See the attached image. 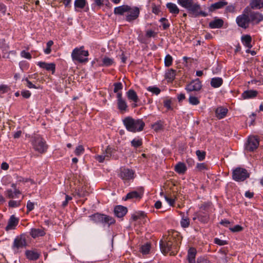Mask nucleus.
Listing matches in <instances>:
<instances>
[{
  "instance_id": "6ab92c4d",
  "label": "nucleus",
  "mask_w": 263,
  "mask_h": 263,
  "mask_svg": "<svg viewBox=\"0 0 263 263\" xmlns=\"http://www.w3.org/2000/svg\"><path fill=\"white\" fill-rule=\"evenodd\" d=\"M224 24L222 19L215 17L213 21L209 23V27L211 29L221 28Z\"/></svg>"
},
{
  "instance_id": "f3484780",
  "label": "nucleus",
  "mask_w": 263,
  "mask_h": 263,
  "mask_svg": "<svg viewBox=\"0 0 263 263\" xmlns=\"http://www.w3.org/2000/svg\"><path fill=\"white\" fill-rule=\"evenodd\" d=\"M29 234L32 238H35L38 237L44 236L46 233L45 232V229L41 227L40 228L31 229Z\"/></svg>"
},
{
  "instance_id": "338daca9",
  "label": "nucleus",
  "mask_w": 263,
  "mask_h": 263,
  "mask_svg": "<svg viewBox=\"0 0 263 263\" xmlns=\"http://www.w3.org/2000/svg\"><path fill=\"white\" fill-rule=\"evenodd\" d=\"M211 202L204 203L203 204H202L201 205L200 208L201 210H202L204 211H206L207 209L211 206Z\"/></svg>"
},
{
  "instance_id": "a211bd4d",
  "label": "nucleus",
  "mask_w": 263,
  "mask_h": 263,
  "mask_svg": "<svg viewBox=\"0 0 263 263\" xmlns=\"http://www.w3.org/2000/svg\"><path fill=\"white\" fill-rule=\"evenodd\" d=\"M25 255L26 258L30 260H36L41 255L35 250H26L25 251Z\"/></svg>"
},
{
  "instance_id": "49530a36",
  "label": "nucleus",
  "mask_w": 263,
  "mask_h": 263,
  "mask_svg": "<svg viewBox=\"0 0 263 263\" xmlns=\"http://www.w3.org/2000/svg\"><path fill=\"white\" fill-rule=\"evenodd\" d=\"M102 62V66H109L112 64L114 61L108 57H105L103 59Z\"/></svg>"
},
{
  "instance_id": "f03ea898",
  "label": "nucleus",
  "mask_w": 263,
  "mask_h": 263,
  "mask_svg": "<svg viewBox=\"0 0 263 263\" xmlns=\"http://www.w3.org/2000/svg\"><path fill=\"white\" fill-rule=\"evenodd\" d=\"M124 125L126 129L130 132L136 133L143 130L145 123L142 119L135 120L131 117H127L123 120Z\"/></svg>"
},
{
  "instance_id": "5701e85b",
  "label": "nucleus",
  "mask_w": 263,
  "mask_h": 263,
  "mask_svg": "<svg viewBox=\"0 0 263 263\" xmlns=\"http://www.w3.org/2000/svg\"><path fill=\"white\" fill-rule=\"evenodd\" d=\"M258 91L255 90H247L243 91L241 94L243 99H253L257 97Z\"/></svg>"
},
{
  "instance_id": "2eb2a0df",
  "label": "nucleus",
  "mask_w": 263,
  "mask_h": 263,
  "mask_svg": "<svg viewBox=\"0 0 263 263\" xmlns=\"http://www.w3.org/2000/svg\"><path fill=\"white\" fill-rule=\"evenodd\" d=\"M130 14L126 16V20L128 22H131L137 18L140 13L139 8L135 7L129 11Z\"/></svg>"
},
{
  "instance_id": "9b49d317",
  "label": "nucleus",
  "mask_w": 263,
  "mask_h": 263,
  "mask_svg": "<svg viewBox=\"0 0 263 263\" xmlns=\"http://www.w3.org/2000/svg\"><path fill=\"white\" fill-rule=\"evenodd\" d=\"M202 85L199 79L197 78L192 80L186 85L185 89L189 92L191 91H198L202 88Z\"/></svg>"
},
{
  "instance_id": "864d4df0",
  "label": "nucleus",
  "mask_w": 263,
  "mask_h": 263,
  "mask_svg": "<svg viewBox=\"0 0 263 263\" xmlns=\"http://www.w3.org/2000/svg\"><path fill=\"white\" fill-rule=\"evenodd\" d=\"M21 201H16L15 200H10L9 201V206L11 208H16L20 205Z\"/></svg>"
},
{
  "instance_id": "c03bdc74",
  "label": "nucleus",
  "mask_w": 263,
  "mask_h": 263,
  "mask_svg": "<svg viewBox=\"0 0 263 263\" xmlns=\"http://www.w3.org/2000/svg\"><path fill=\"white\" fill-rule=\"evenodd\" d=\"M189 102L190 104L193 105H197L200 103V101L197 97L192 96H190L189 98Z\"/></svg>"
},
{
  "instance_id": "a18cd8bd",
  "label": "nucleus",
  "mask_w": 263,
  "mask_h": 263,
  "mask_svg": "<svg viewBox=\"0 0 263 263\" xmlns=\"http://www.w3.org/2000/svg\"><path fill=\"white\" fill-rule=\"evenodd\" d=\"M181 226L183 228H187L189 227L190 225V219L187 217H184V216L182 217L181 222Z\"/></svg>"
},
{
  "instance_id": "c85d7f7f",
  "label": "nucleus",
  "mask_w": 263,
  "mask_h": 263,
  "mask_svg": "<svg viewBox=\"0 0 263 263\" xmlns=\"http://www.w3.org/2000/svg\"><path fill=\"white\" fill-rule=\"evenodd\" d=\"M197 253L196 250L194 248H190L188 250L187 259L189 263H195V257Z\"/></svg>"
},
{
  "instance_id": "7c9ffc66",
  "label": "nucleus",
  "mask_w": 263,
  "mask_h": 263,
  "mask_svg": "<svg viewBox=\"0 0 263 263\" xmlns=\"http://www.w3.org/2000/svg\"><path fill=\"white\" fill-rule=\"evenodd\" d=\"M187 168L185 164L179 162L175 166V171L179 174H184L186 171Z\"/></svg>"
},
{
  "instance_id": "9d476101",
  "label": "nucleus",
  "mask_w": 263,
  "mask_h": 263,
  "mask_svg": "<svg viewBox=\"0 0 263 263\" xmlns=\"http://www.w3.org/2000/svg\"><path fill=\"white\" fill-rule=\"evenodd\" d=\"M177 3L179 5L186 9L191 14L199 8V4L194 3L193 0H177Z\"/></svg>"
},
{
  "instance_id": "c756f323",
  "label": "nucleus",
  "mask_w": 263,
  "mask_h": 263,
  "mask_svg": "<svg viewBox=\"0 0 263 263\" xmlns=\"http://www.w3.org/2000/svg\"><path fill=\"white\" fill-rule=\"evenodd\" d=\"M166 6L171 13L176 15L179 13V9L175 4L172 3H168L166 4Z\"/></svg>"
},
{
  "instance_id": "b1692460",
  "label": "nucleus",
  "mask_w": 263,
  "mask_h": 263,
  "mask_svg": "<svg viewBox=\"0 0 263 263\" xmlns=\"http://www.w3.org/2000/svg\"><path fill=\"white\" fill-rule=\"evenodd\" d=\"M126 96L128 100L134 103H138L139 101L136 92L133 89H130L126 92Z\"/></svg>"
},
{
  "instance_id": "a878e982",
  "label": "nucleus",
  "mask_w": 263,
  "mask_h": 263,
  "mask_svg": "<svg viewBox=\"0 0 263 263\" xmlns=\"http://www.w3.org/2000/svg\"><path fill=\"white\" fill-rule=\"evenodd\" d=\"M250 21L256 22V23H259L263 20L262 15L259 12H251L250 14Z\"/></svg>"
},
{
  "instance_id": "bf43d9fd",
  "label": "nucleus",
  "mask_w": 263,
  "mask_h": 263,
  "mask_svg": "<svg viewBox=\"0 0 263 263\" xmlns=\"http://www.w3.org/2000/svg\"><path fill=\"white\" fill-rule=\"evenodd\" d=\"M26 206L27 209V213H28L34 209V204L33 202H32L30 200H29L27 202Z\"/></svg>"
},
{
  "instance_id": "4468645a",
  "label": "nucleus",
  "mask_w": 263,
  "mask_h": 263,
  "mask_svg": "<svg viewBox=\"0 0 263 263\" xmlns=\"http://www.w3.org/2000/svg\"><path fill=\"white\" fill-rule=\"evenodd\" d=\"M210 217L208 213L200 211L195 214V216L193 218L194 220L198 219L199 221L203 223H206L209 221Z\"/></svg>"
},
{
  "instance_id": "6e6d98bb",
  "label": "nucleus",
  "mask_w": 263,
  "mask_h": 263,
  "mask_svg": "<svg viewBox=\"0 0 263 263\" xmlns=\"http://www.w3.org/2000/svg\"><path fill=\"white\" fill-rule=\"evenodd\" d=\"M214 242L219 246H223L228 244V241L226 240H222L218 238L214 239Z\"/></svg>"
},
{
  "instance_id": "aec40b11",
  "label": "nucleus",
  "mask_w": 263,
  "mask_h": 263,
  "mask_svg": "<svg viewBox=\"0 0 263 263\" xmlns=\"http://www.w3.org/2000/svg\"><path fill=\"white\" fill-rule=\"evenodd\" d=\"M37 65L41 68L45 69L48 71H51L52 73H54L55 70V65L53 63H47L45 62H39L37 63Z\"/></svg>"
},
{
  "instance_id": "ea45409f",
  "label": "nucleus",
  "mask_w": 263,
  "mask_h": 263,
  "mask_svg": "<svg viewBox=\"0 0 263 263\" xmlns=\"http://www.w3.org/2000/svg\"><path fill=\"white\" fill-rule=\"evenodd\" d=\"M173 58L170 54H167L164 58V65L166 67H170L172 65Z\"/></svg>"
},
{
  "instance_id": "c9c22d12",
  "label": "nucleus",
  "mask_w": 263,
  "mask_h": 263,
  "mask_svg": "<svg viewBox=\"0 0 263 263\" xmlns=\"http://www.w3.org/2000/svg\"><path fill=\"white\" fill-rule=\"evenodd\" d=\"M252 9L260 8L263 7V0H253L251 3Z\"/></svg>"
},
{
  "instance_id": "4be33fe9",
  "label": "nucleus",
  "mask_w": 263,
  "mask_h": 263,
  "mask_svg": "<svg viewBox=\"0 0 263 263\" xmlns=\"http://www.w3.org/2000/svg\"><path fill=\"white\" fill-rule=\"evenodd\" d=\"M131 10V7L126 5H123L117 7L114 9L115 14L123 15L125 12H129Z\"/></svg>"
},
{
  "instance_id": "603ef678",
  "label": "nucleus",
  "mask_w": 263,
  "mask_h": 263,
  "mask_svg": "<svg viewBox=\"0 0 263 263\" xmlns=\"http://www.w3.org/2000/svg\"><path fill=\"white\" fill-rule=\"evenodd\" d=\"M25 81L27 82L26 86L29 88H35V89H39L41 88L40 86L39 85L38 86H35V85L33 84L31 81H30L27 78L25 79Z\"/></svg>"
},
{
  "instance_id": "4d7b16f0",
  "label": "nucleus",
  "mask_w": 263,
  "mask_h": 263,
  "mask_svg": "<svg viewBox=\"0 0 263 263\" xmlns=\"http://www.w3.org/2000/svg\"><path fill=\"white\" fill-rule=\"evenodd\" d=\"M84 151V149L82 145H79L78 147H77L76 150H75V154L77 156L80 155L81 154H82Z\"/></svg>"
},
{
  "instance_id": "f8f14e48",
  "label": "nucleus",
  "mask_w": 263,
  "mask_h": 263,
  "mask_svg": "<svg viewBox=\"0 0 263 263\" xmlns=\"http://www.w3.org/2000/svg\"><path fill=\"white\" fill-rule=\"evenodd\" d=\"M250 22L249 16L246 14L240 15L236 18V23L238 26L244 29L248 27Z\"/></svg>"
},
{
  "instance_id": "a19ab883",
  "label": "nucleus",
  "mask_w": 263,
  "mask_h": 263,
  "mask_svg": "<svg viewBox=\"0 0 263 263\" xmlns=\"http://www.w3.org/2000/svg\"><path fill=\"white\" fill-rule=\"evenodd\" d=\"M196 154L197 156L198 160L200 161H203L205 159L206 153L204 151L197 150L196 151Z\"/></svg>"
},
{
  "instance_id": "e2e57ef3",
  "label": "nucleus",
  "mask_w": 263,
  "mask_h": 263,
  "mask_svg": "<svg viewBox=\"0 0 263 263\" xmlns=\"http://www.w3.org/2000/svg\"><path fill=\"white\" fill-rule=\"evenodd\" d=\"M164 198L165 200L169 203V204L171 206H174V204L175 203V199L168 197L166 195H164Z\"/></svg>"
},
{
  "instance_id": "774afa93",
  "label": "nucleus",
  "mask_w": 263,
  "mask_h": 263,
  "mask_svg": "<svg viewBox=\"0 0 263 263\" xmlns=\"http://www.w3.org/2000/svg\"><path fill=\"white\" fill-rule=\"evenodd\" d=\"M186 162L189 166H192L195 164L194 160L191 158H187Z\"/></svg>"
},
{
  "instance_id": "69168bd1",
  "label": "nucleus",
  "mask_w": 263,
  "mask_h": 263,
  "mask_svg": "<svg viewBox=\"0 0 263 263\" xmlns=\"http://www.w3.org/2000/svg\"><path fill=\"white\" fill-rule=\"evenodd\" d=\"M171 100H165L163 102L164 103V106L166 108H167L168 109H171Z\"/></svg>"
},
{
  "instance_id": "4c0bfd02",
  "label": "nucleus",
  "mask_w": 263,
  "mask_h": 263,
  "mask_svg": "<svg viewBox=\"0 0 263 263\" xmlns=\"http://www.w3.org/2000/svg\"><path fill=\"white\" fill-rule=\"evenodd\" d=\"M151 248L149 243H147L145 245H142L140 248V251L143 254H148Z\"/></svg>"
},
{
  "instance_id": "de8ad7c7",
  "label": "nucleus",
  "mask_w": 263,
  "mask_h": 263,
  "mask_svg": "<svg viewBox=\"0 0 263 263\" xmlns=\"http://www.w3.org/2000/svg\"><path fill=\"white\" fill-rule=\"evenodd\" d=\"M147 89L148 91H151L156 95H159L161 92L160 89L156 86H149L147 88Z\"/></svg>"
},
{
  "instance_id": "cd10ccee",
  "label": "nucleus",
  "mask_w": 263,
  "mask_h": 263,
  "mask_svg": "<svg viewBox=\"0 0 263 263\" xmlns=\"http://www.w3.org/2000/svg\"><path fill=\"white\" fill-rule=\"evenodd\" d=\"M228 4V2L224 1H219L217 3L212 4L209 7V11L213 12L216 9L223 8Z\"/></svg>"
},
{
  "instance_id": "1a4fd4ad",
  "label": "nucleus",
  "mask_w": 263,
  "mask_h": 263,
  "mask_svg": "<svg viewBox=\"0 0 263 263\" xmlns=\"http://www.w3.org/2000/svg\"><path fill=\"white\" fill-rule=\"evenodd\" d=\"M27 237L28 236L25 234L16 236L14 240L12 248L14 250H18L20 249L26 248L27 245Z\"/></svg>"
},
{
  "instance_id": "20e7f679",
  "label": "nucleus",
  "mask_w": 263,
  "mask_h": 263,
  "mask_svg": "<svg viewBox=\"0 0 263 263\" xmlns=\"http://www.w3.org/2000/svg\"><path fill=\"white\" fill-rule=\"evenodd\" d=\"M32 144L34 149L40 153H45L48 148V145L45 140L39 135L33 137Z\"/></svg>"
},
{
  "instance_id": "393cba45",
  "label": "nucleus",
  "mask_w": 263,
  "mask_h": 263,
  "mask_svg": "<svg viewBox=\"0 0 263 263\" xmlns=\"http://www.w3.org/2000/svg\"><path fill=\"white\" fill-rule=\"evenodd\" d=\"M228 109L223 107H219L215 110L216 116L219 119L225 117L228 113Z\"/></svg>"
},
{
  "instance_id": "2f4dec72",
  "label": "nucleus",
  "mask_w": 263,
  "mask_h": 263,
  "mask_svg": "<svg viewBox=\"0 0 263 263\" xmlns=\"http://www.w3.org/2000/svg\"><path fill=\"white\" fill-rule=\"evenodd\" d=\"M142 195L137 191H134L128 193L126 196L123 198L124 200H127L132 199H141Z\"/></svg>"
},
{
  "instance_id": "f704fd0d",
  "label": "nucleus",
  "mask_w": 263,
  "mask_h": 263,
  "mask_svg": "<svg viewBox=\"0 0 263 263\" xmlns=\"http://www.w3.org/2000/svg\"><path fill=\"white\" fill-rule=\"evenodd\" d=\"M117 105L118 108L121 111H125L127 110V105L124 99L122 100H117Z\"/></svg>"
},
{
  "instance_id": "412c9836",
  "label": "nucleus",
  "mask_w": 263,
  "mask_h": 263,
  "mask_svg": "<svg viewBox=\"0 0 263 263\" xmlns=\"http://www.w3.org/2000/svg\"><path fill=\"white\" fill-rule=\"evenodd\" d=\"M18 223V219L16 218L14 215L11 216L9 219L8 224L6 227V230L9 231L10 230L14 229L15 227Z\"/></svg>"
},
{
  "instance_id": "7ed1b4c3",
  "label": "nucleus",
  "mask_w": 263,
  "mask_h": 263,
  "mask_svg": "<svg viewBox=\"0 0 263 263\" xmlns=\"http://www.w3.org/2000/svg\"><path fill=\"white\" fill-rule=\"evenodd\" d=\"M89 218L95 223H101L103 224H107L108 226L114 224L116 222L115 219L113 217L98 213L89 216Z\"/></svg>"
},
{
  "instance_id": "79ce46f5",
  "label": "nucleus",
  "mask_w": 263,
  "mask_h": 263,
  "mask_svg": "<svg viewBox=\"0 0 263 263\" xmlns=\"http://www.w3.org/2000/svg\"><path fill=\"white\" fill-rule=\"evenodd\" d=\"M86 5L85 0H76L74 2V6L76 8H84Z\"/></svg>"
},
{
  "instance_id": "dca6fc26",
  "label": "nucleus",
  "mask_w": 263,
  "mask_h": 263,
  "mask_svg": "<svg viewBox=\"0 0 263 263\" xmlns=\"http://www.w3.org/2000/svg\"><path fill=\"white\" fill-rule=\"evenodd\" d=\"M114 214L118 218L124 217L127 212L126 207L122 205H117L114 208Z\"/></svg>"
},
{
  "instance_id": "f257e3e1",
  "label": "nucleus",
  "mask_w": 263,
  "mask_h": 263,
  "mask_svg": "<svg viewBox=\"0 0 263 263\" xmlns=\"http://www.w3.org/2000/svg\"><path fill=\"white\" fill-rule=\"evenodd\" d=\"M178 236L177 232L173 233L172 236L167 238L165 241L161 240L160 242V247L162 253L163 254L170 253L171 255H175L177 253L179 247V244L181 243V239Z\"/></svg>"
},
{
  "instance_id": "473e14b6",
  "label": "nucleus",
  "mask_w": 263,
  "mask_h": 263,
  "mask_svg": "<svg viewBox=\"0 0 263 263\" xmlns=\"http://www.w3.org/2000/svg\"><path fill=\"white\" fill-rule=\"evenodd\" d=\"M223 84V80L221 78H213L211 81V85L213 88H218Z\"/></svg>"
},
{
  "instance_id": "39448f33",
  "label": "nucleus",
  "mask_w": 263,
  "mask_h": 263,
  "mask_svg": "<svg viewBox=\"0 0 263 263\" xmlns=\"http://www.w3.org/2000/svg\"><path fill=\"white\" fill-rule=\"evenodd\" d=\"M116 152L117 151L115 148L108 146L102 155L97 156L96 159L100 163L103 162L105 160H108L110 158L117 160L118 159V156L116 154Z\"/></svg>"
},
{
  "instance_id": "72a5a7b5",
  "label": "nucleus",
  "mask_w": 263,
  "mask_h": 263,
  "mask_svg": "<svg viewBox=\"0 0 263 263\" xmlns=\"http://www.w3.org/2000/svg\"><path fill=\"white\" fill-rule=\"evenodd\" d=\"M176 70L173 69H169L165 73V79L168 82H173L175 78Z\"/></svg>"
},
{
  "instance_id": "ddd939ff",
  "label": "nucleus",
  "mask_w": 263,
  "mask_h": 263,
  "mask_svg": "<svg viewBox=\"0 0 263 263\" xmlns=\"http://www.w3.org/2000/svg\"><path fill=\"white\" fill-rule=\"evenodd\" d=\"M119 175L123 180H130L134 178V172L129 168H121Z\"/></svg>"
},
{
  "instance_id": "58836bf2",
  "label": "nucleus",
  "mask_w": 263,
  "mask_h": 263,
  "mask_svg": "<svg viewBox=\"0 0 263 263\" xmlns=\"http://www.w3.org/2000/svg\"><path fill=\"white\" fill-rule=\"evenodd\" d=\"M131 145L135 148H138L142 145V140L141 139H134L131 141Z\"/></svg>"
},
{
  "instance_id": "13d9d810",
  "label": "nucleus",
  "mask_w": 263,
  "mask_h": 263,
  "mask_svg": "<svg viewBox=\"0 0 263 263\" xmlns=\"http://www.w3.org/2000/svg\"><path fill=\"white\" fill-rule=\"evenodd\" d=\"M197 168L200 171H203L204 170H207V165L204 163H198L196 165Z\"/></svg>"
},
{
  "instance_id": "37998d69",
  "label": "nucleus",
  "mask_w": 263,
  "mask_h": 263,
  "mask_svg": "<svg viewBox=\"0 0 263 263\" xmlns=\"http://www.w3.org/2000/svg\"><path fill=\"white\" fill-rule=\"evenodd\" d=\"M0 48L2 49L3 51H7L9 49V45L6 43L4 39L0 38Z\"/></svg>"
},
{
  "instance_id": "0eeeda50",
  "label": "nucleus",
  "mask_w": 263,
  "mask_h": 263,
  "mask_svg": "<svg viewBox=\"0 0 263 263\" xmlns=\"http://www.w3.org/2000/svg\"><path fill=\"white\" fill-rule=\"evenodd\" d=\"M88 51L84 50L82 48H76L72 52L71 57L73 60L78 61L80 63H85L88 61V58H82V56H88Z\"/></svg>"
},
{
  "instance_id": "e433bc0d",
  "label": "nucleus",
  "mask_w": 263,
  "mask_h": 263,
  "mask_svg": "<svg viewBox=\"0 0 263 263\" xmlns=\"http://www.w3.org/2000/svg\"><path fill=\"white\" fill-rule=\"evenodd\" d=\"M201 7L200 5H199V8L197 9V10L195 11H193L192 14H193L195 17H198L200 15H201L203 17H206L208 15V13L203 12L202 11L200 10Z\"/></svg>"
},
{
  "instance_id": "052dcab7",
  "label": "nucleus",
  "mask_w": 263,
  "mask_h": 263,
  "mask_svg": "<svg viewBox=\"0 0 263 263\" xmlns=\"http://www.w3.org/2000/svg\"><path fill=\"white\" fill-rule=\"evenodd\" d=\"M157 33L152 30H148L146 31V36L147 37H155Z\"/></svg>"
},
{
  "instance_id": "5fc2aeb1",
  "label": "nucleus",
  "mask_w": 263,
  "mask_h": 263,
  "mask_svg": "<svg viewBox=\"0 0 263 263\" xmlns=\"http://www.w3.org/2000/svg\"><path fill=\"white\" fill-rule=\"evenodd\" d=\"M230 230L231 231L233 232H238L242 231L243 228L241 226L237 224L233 228H230Z\"/></svg>"
},
{
  "instance_id": "8fccbe9b",
  "label": "nucleus",
  "mask_w": 263,
  "mask_h": 263,
  "mask_svg": "<svg viewBox=\"0 0 263 263\" xmlns=\"http://www.w3.org/2000/svg\"><path fill=\"white\" fill-rule=\"evenodd\" d=\"M152 126L153 128L156 132L159 131V130L162 129L163 128V125L161 123V121L156 122Z\"/></svg>"
},
{
  "instance_id": "423d86ee",
  "label": "nucleus",
  "mask_w": 263,
  "mask_h": 263,
  "mask_svg": "<svg viewBox=\"0 0 263 263\" xmlns=\"http://www.w3.org/2000/svg\"><path fill=\"white\" fill-rule=\"evenodd\" d=\"M250 176L248 171L242 167H236L233 171L232 179L236 181H243Z\"/></svg>"
},
{
  "instance_id": "0e129e2a",
  "label": "nucleus",
  "mask_w": 263,
  "mask_h": 263,
  "mask_svg": "<svg viewBox=\"0 0 263 263\" xmlns=\"http://www.w3.org/2000/svg\"><path fill=\"white\" fill-rule=\"evenodd\" d=\"M22 96L26 99L29 98L31 96V93L29 90H23L21 92Z\"/></svg>"
},
{
  "instance_id": "680f3d73",
  "label": "nucleus",
  "mask_w": 263,
  "mask_h": 263,
  "mask_svg": "<svg viewBox=\"0 0 263 263\" xmlns=\"http://www.w3.org/2000/svg\"><path fill=\"white\" fill-rule=\"evenodd\" d=\"M21 55L22 57L29 60H30L32 58L30 53L29 52H26L25 50H23L21 52Z\"/></svg>"
},
{
  "instance_id": "bb28decb",
  "label": "nucleus",
  "mask_w": 263,
  "mask_h": 263,
  "mask_svg": "<svg viewBox=\"0 0 263 263\" xmlns=\"http://www.w3.org/2000/svg\"><path fill=\"white\" fill-rule=\"evenodd\" d=\"M241 41L243 45L249 49H251L252 47L251 42L252 41V37L250 35L246 34L243 35L241 37Z\"/></svg>"
},
{
  "instance_id": "6e6552de",
  "label": "nucleus",
  "mask_w": 263,
  "mask_h": 263,
  "mask_svg": "<svg viewBox=\"0 0 263 263\" xmlns=\"http://www.w3.org/2000/svg\"><path fill=\"white\" fill-rule=\"evenodd\" d=\"M259 144V140L257 136H249L245 144V149L248 152H254L258 148Z\"/></svg>"
},
{
  "instance_id": "09e8293b",
  "label": "nucleus",
  "mask_w": 263,
  "mask_h": 263,
  "mask_svg": "<svg viewBox=\"0 0 263 263\" xmlns=\"http://www.w3.org/2000/svg\"><path fill=\"white\" fill-rule=\"evenodd\" d=\"M53 42L51 40L49 41L47 43V47L45 49H44V52L46 54H49L51 52V47L53 45Z\"/></svg>"
},
{
  "instance_id": "3c124183",
  "label": "nucleus",
  "mask_w": 263,
  "mask_h": 263,
  "mask_svg": "<svg viewBox=\"0 0 263 263\" xmlns=\"http://www.w3.org/2000/svg\"><path fill=\"white\" fill-rule=\"evenodd\" d=\"M114 92H118L119 90L122 89L123 88V85L121 82H117L115 83L114 84Z\"/></svg>"
}]
</instances>
